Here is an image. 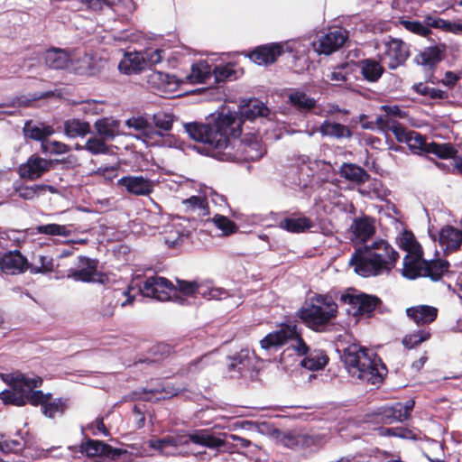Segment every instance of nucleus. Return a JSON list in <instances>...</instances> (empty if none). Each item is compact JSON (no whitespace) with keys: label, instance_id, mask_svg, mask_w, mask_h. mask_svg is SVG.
I'll use <instances>...</instances> for the list:
<instances>
[{"label":"nucleus","instance_id":"nucleus-10","mask_svg":"<svg viewBox=\"0 0 462 462\" xmlns=\"http://www.w3.org/2000/svg\"><path fill=\"white\" fill-rule=\"evenodd\" d=\"M348 36V32L345 28L336 27L313 42L312 46L317 53L330 55L345 44Z\"/></svg>","mask_w":462,"mask_h":462},{"label":"nucleus","instance_id":"nucleus-64","mask_svg":"<svg viewBox=\"0 0 462 462\" xmlns=\"http://www.w3.org/2000/svg\"><path fill=\"white\" fill-rule=\"evenodd\" d=\"M21 448V443L16 439H5L0 441V450L4 453H12Z\"/></svg>","mask_w":462,"mask_h":462},{"label":"nucleus","instance_id":"nucleus-39","mask_svg":"<svg viewBox=\"0 0 462 462\" xmlns=\"http://www.w3.org/2000/svg\"><path fill=\"white\" fill-rule=\"evenodd\" d=\"M326 436L323 434L301 433L300 451L317 452L324 448Z\"/></svg>","mask_w":462,"mask_h":462},{"label":"nucleus","instance_id":"nucleus-15","mask_svg":"<svg viewBox=\"0 0 462 462\" xmlns=\"http://www.w3.org/2000/svg\"><path fill=\"white\" fill-rule=\"evenodd\" d=\"M52 162L39 155H31L25 163L20 165L18 173L22 179L34 180L41 178L51 168Z\"/></svg>","mask_w":462,"mask_h":462},{"label":"nucleus","instance_id":"nucleus-42","mask_svg":"<svg viewBox=\"0 0 462 462\" xmlns=\"http://www.w3.org/2000/svg\"><path fill=\"white\" fill-rule=\"evenodd\" d=\"M402 275L410 280L423 277L422 260L411 259L410 255H406L403 258Z\"/></svg>","mask_w":462,"mask_h":462},{"label":"nucleus","instance_id":"nucleus-3","mask_svg":"<svg viewBox=\"0 0 462 462\" xmlns=\"http://www.w3.org/2000/svg\"><path fill=\"white\" fill-rule=\"evenodd\" d=\"M39 263L40 265L30 263L31 273L45 274L55 272L58 278L66 277L82 282H93L96 281V277L100 274L97 270L98 261L84 255L78 257V262L75 263L77 268L69 265L63 255L60 256L56 266L53 264V259L47 255H41Z\"/></svg>","mask_w":462,"mask_h":462},{"label":"nucleus","instance_id":"nucleus-13","mask_svg":"<svg viewBox=\"0 0 462 462\" xmlns=\"http://www.w3.org/2000/svg\"><path fill=\"white\" fill-rule=\"evenodd\" d=\"M81 451L86 453L88 457H101L112 460L119 459V457L127 453V450L117 448L106 444L101 440L88 439L80 445Z\"/></svg>","mask_w":462,"mask_h":462},{"label":"nucleus","instance_id":"nucleus-18","mask_svg":"<svg viewBox=\"0 0 462 462\" xmlns=\"http://www.w3.org/2000/svg\"><path fill=\"white\" fill-rule=\"evenodd\" d=\"M277 226L289 233L300 234L310 229L313 226V222L301 213L294 212L290 217L281 219Z\"/></svg>","mask_w":462,"mask_h":462},{"label":"nucleus","instance_id":"nucleus-43","mask_svg":"<svg viewBox=\"0 0 462 462\" xmlns=\"http://www.w3.org/2000/svg\"><path fill=\"white\" fill-rule=\"evenodd\" d=\"M457 152L456 147L450 143H439L431 142L426 150V153H431L442 160H448Z\"/></svg>","mask_w":462,"mask_h":462},{"label":"nucleus","instance_id":"nucleus-54","mask_svg":"<svg viewBox=\"0 0 462 462\" xmlns=\"http://www.w3.org/2000/svg\"><path fill=\"white\" fill-rule=\"evenodd\" d=\"M81 6L77 10H85L88 12H101L105 6H112L114 5L112 0H79Z\"/></svg>","mask_w":462,"mask_h":462},{"label":"nucleus","instance_id":"nucleus-26","mask_svg":"<svg viewBox=\"0 0 462 462\" xmlns=\"http://www.w3.org/2000/svg\"><path fill=\"white\" fill-rule=\"evenodd\" d=\"M288 104L300 113H306L317 106V100L300 88H291L288 94Z\"/></svg>","mask_w":462,"mask_h":462},{"label":"nucleus","instance_id":"nucleus-50","mask_svg":"<svg viewBox=\"0 0 462 462\" xmlns=\"http://www.w3.org/2000/svg\"><path fill=\"white\" fill-rule=\"evenodd\" d=\"M234 65L227 63L224 66H216L212 70V78H214L216 83L225 82L227 79H231L233 77L236 78V71Z\"/></svg>","mask_w":462,"mask_h":462},{"label":"nucleus","instance_id":"nucleus-57","mask_svg":"<svg viewBox=\"0 0 462 462\" xmlns=\"http://www.w3.org/2000/svg\"><path fill=\"white\" fill-rule=\"evenodd\" d=\"M45 185L23 186L17 189L20 198L23 199H32L40 192L45 191Z\"/></svg>","mask_w":462,"mask_h":462},{"label":"nucleus","instance_id":"nucleus-44","mask_svg":"<svg viewBox=\"0 0 462 462\" xmlns=\"http://www.w3.org/2000/svg\"><path fill=\"white\" fill-rule=\"evenodd\" d=\"M177 284L175 285L176 296L173 297L175 301H183L184 300L180 296H195L199 292V285L197 282H189L180 279H176Z\"/></svg>","mask_w":462,"mask_h":462},{"label":"nucleus","instance_id":"nucleus-31","mask_svg":"<svg viewBox=\"0 0 462 462\" xmlns=\"http://www.w3.org/2000/svg\"><path fill=\"white\" fill-rule=\"evenodd\" d=\"M182 206L185 213L196 214L201 219L210 214L208 203L205 197L191 196L182 200Z\"/></svg>","mask_w":462,"mask_h":462},{"label":"nucleus","instance_id":"nucleus-2","mask_svg":"<svg viewBox=\"0 0 462 462\" xmlns=\"http://www.w3.org/2000/svg\"><path fill=\"white\" fill-rule=\"evenodd\" d=\"M342 360L352 376L371 384L383 383L388 372L377 354L356 344L349 345L344 349Z\"/></svg>","mask_w":462,"mask_h":462},{"label":"nucleus","instance_id":"nucleus-23","mask_svg":"<svg viewBox=\"0 0 462 462\" xmlns=\"http://www.w3.org/2000/svg\"><path fill=\"white\" fill-rule=\"evenodd\" d=\"M45 65L51 69H66L69 65L73 64L69 53L60 48H51L45 51L44 56Z\"/></svg>","mask_w":462,"mask_h":462},{"label":"nucleus","instance_id":"nucleus-61","mask_svg":"<svg viewBox=\"0 0 462 462\" xmlns=\"http://www.w3.org/2000/svg\"><path fill=\"white\" fill-rule=\"evenodd\" d=\"M411 130H408L403 125L398 121L394 125H392L391 132L393 134L395 139L399 143H407L408 137L410 136Z\"/></svg>","mask_w":462,"mask_h":462},{"label":"nucleus","instance_id":"nucleus-6","mask_svg":"<svg viewBox=\"0 0 462 462\" xmlns=\"http://www.w3.org/2000/svg\"><path fill=\"white\" fill-rule=\"evenodd\" d=\"M350 263L354 266L355 272L363 277L378 276L384 273H389L393 270L388 267L387 262H381L372 256L367 245L355 250Z\"/></svg>","mask_w":462,"mask_h":462},{"label":"nucleus","instance_id":"nucleus-9","mask_svg":"<svg viewBox=\"0 0 462 462\" xmlns=\"http://www.w3.org/2000/svg\"><path fill=\"white\" fill-rule=\"evenodd\" d=\"M131 286H128L126 290L115 289L108 291L102 297L101 304L98 309V314L103 319L112 318L115 314V310L118 305L125 307L132 305L135 300L134 295H131Z\"/></svg>","mask_w":462,"mask_h":462},{"label":"nucleus","instance_id":"nucleus-51","mask_svg":"<svg viewBox=\"0 0 462 462\" xmlns=\"http://www.w3.org/2000/svg\"><path fill=\"white\" fill-rule=\"evenodd\" d=\"M26 402H28L32 406H41V411H42L44 405L47 401L52 397V394L48 393H44L41 390H32L30 391L26 395H24Z\"/></svg>","mask_w":462,"mask_h":462},{"label":"nucleus","instance_id":"nucleus-37","mask_svg":"<svg viewBox=\"0 0 462 462\" xmlns=\"http://www.w3.org/2000/svg\"><path fill=\"white\" fill-rule=\"evenodd\" d=\"M188 78L192 83H208V80L212 78L210 65L205 60L192 64L191 71Z\"/></svg>","mask_w":462,"mask_h":462},{"label":"nucleus","instance_id":"nucleus-59","mask_svg":"<svg viewBox=\"0 0 462 462\" xmlns=\"http://www.w3.org/2000/svg\"><path fill=\"white\" fill-rule=\"evenodd\" d=\"M384 434L387 436H394L402 439H416V434L413 430H409L403 427H396V428H386L383 429Z\"/></svg>","mask_w":462,"mask_h":462},{"label":"nucleus","instance_id":"nucleus-17","mask_svg":"<svg viewBox=\"0 0 462 462\" xmlns=\"http://www.w3.org/2000/svg\"><path fill=\"white\" fill-rule=\"evenodd\" d=\"M117 185L136 196H147L153 190L151 180L143 176H124L118 180Z\"/></svg>","mask_w":462,"mask_h":462},{"label":"nucleus","instance_id":"nucleus-49","mask_svg":"<svg viewBox=\"0 0 462 462\" xmlns=\"http://www.w3.org/2000/svg\"><path fill=\"white\" fill-rule=\"evenodd\" d=\"M37 234H43L48 236H70V231L66 227V226L59 225V224H47L41 225L36 226Z\"/></svg>","mask_w":462,"mask_h":462},{"label":"nucleus","instance_id":"nucleus-38","mask_svg":"<svg viewBox=\"0 0 462 462\" xmlns=\"http://www.w3.org/2000/svg\"><path fill=\"white\" fill-rule=\"evenodd\" d=\"M319 132L322 135L331 136L337 139L343 137H351L352 132L346 126L339 123H332L328 120H325L319 126Z\"/></svg>","mask_w":462,"mask_h":462},{"label":"nucleus","instance_id":"nucleus-5","mask_svg":"<svg viewBox=\"0 0 462 462\" xmlns=\"http://www.w3.org/2000/svg\"><path fill=\"white\" fill-rule=\"evenodd\" d=\"M190 442L209 448H217L224 445V440L209 433L208 430H196L191 432L180 431L152 440L151 441V447L161 452H165L170 447H183Z\"/></svg>","mask_w":462,"mask_h":462},{"label":"nucleus","instance_id":"nucleus-1","mask_svg":"<svg viewBox=\"0 0 462 462\" xmlns=\"http://www.w3.org/2000/svg\"><path fill=\"white\" fill-rule=\"evenodd\" d=\"M269 112L262 101L251 98L239 106V114L221 112L216 116H212L207 123L191 122L185 124L184 127L191 139L220 152L227 147L230 138L241 135L245 120L265 117Z\"/></svg>","mask_w":462,"mask_h":462},{"label":"nucleus","instance_id":"nucleus-27","mask_svg":"<svg viewBox=\"0 0 462 462\" xmlns=\"http://www.w3.org/2000/svg\"><path fill=\"white\" fill-rule=\"evenodd\" d=\"M145 68V58L142 52H125L118 64L119 70L126 75L138 73Z\"/></svg>","mask_w":462,"mask_h":462},{"label":"nucleus","instance_id":"nucleus-48","mask_svg":"<svg viewBox=\"0 0 462 462\" xmlns=\"http://www.w3.org/2000/svg\"><path fill=\"white\" fill-rule=\"evenodd\" d=\"M212 222L225 236L233 235L238 231V226L226 216L216 214Z\"/></svg>","mask_w":462,"mask_h":462},{"label":"nucleus","instance_id":"nucleus-41","mask_svg":"<svg viewBox=\"0 0 462 462\" xmlns=\"http://www.w3.org/2000/svg\"><path fill=\"white\" fill-rule=\"evenodd\" d=\"M64 129L69 137L85 136L90 133V125L80 119H71L64 123Z\"/></svg>","mask_w":462,"mask_h":462},{"label":"nucleus","instance_id":"nucleus-28","mask_svg":"<svg viewBox=\"0 0 462 462\" xmlns=\"http://www.w3.org/2000/svg\"><path fill=\"white\" fill-rule=\"evenodd\" d=\"M338 173L345 180L357 185L365 184L370 179V174L364 168L350 162H344Z\"/></svg>","mask_w":462,"mask_h":462},{"label":"nucleus","instance_id":"nucleus-56","mask_svg":"<svg viewBox=\"0 0 462 462\" xmlns=\"http://www.w3.org/2000/svg\"><path fill=\"white\" fill-rule=\"evenodd\" d=\"M105 140L102 137L100 139L96 137L88 139L85 144L86 150L92 154L107 153L109 148L106 144Z\"/></svg>","mask_w":462,"mask_h":462},{"label":"nucleus","instance_id":"nucleus-33","mask_svg":"<svg viewBox=\"0 0 462 462\" xmlns=\"http://www.w3.org/2000/svg\"><path fill=\"white\" fill-rule=\"evenodd\" d=\"M120 122L112 118L103 117L94 124L97 134L106 140H113L119 131Z\"/></svg>","mask_w":462,"mask_h":462},{"label":"nucleus","instance_id":"nucleus-47","mask_svg":"<svg viewBox=\"0 0 462 462\" xmlns=\"http://www.w3.org/2000/svg\"><path fill=\"white\" fill-rule=\"evenodd\" d=\"M406 143L414 153H426V150L428 149L430 143H427L426 137L421 134L411 131Z\"/></svg>","mask_w":462,"mask_h":462},{"label":"nucleus","instance_id":"nucleus-16","mask_svg":"<svg viewBox=\"0 0 462 462\" xmlns=\"http://www.w3.org/2000/svg\"><path fill=\"white\" fill-rule=\"evenodd\" d=\"M30 270V263L19 250L9 251L0 258V271L8 275H15Z\"/></svg>","mask_w":462,"mask_h":462},{"label":"nucleus","instance_id":"nucleus-52","mask_svg":"<svg viewBox=\"0 0 462 462\" xmlns=\"http://www.w3.org/2000/svg\"><path fill=\"white\" fill-rule=\"evenodd\" d=\"M0 399L5 405L24 406L26 404L24 394H20L12 390H4L0 393Z\"/></svg>","mask_w":462,"mask_h":462},{"label":"nucleus","instance_id":"nucleus-53","mask_svg":"<svg viewBox=\"0 0 462 462\" xmlns=\"http://www.w3.org/2000/svg\"><path fill=\"white\" fill-rule=\"evenodd\" d=\"M41 149L42 152L51 154H63L70 150L69 145L64 143L48 139L41 144Z\"/></svg>","mask_w":462,"mask_h":462},{"label":"nucleus","instance_id":"nucleus-19","mask_svg":"<svg viewBox=\"0 0 462 462\" xmlns=\"http://www.w3.org/2000/svg\"><path fill=\"white\" fill-rule=\"evenodd\" d=\"M439 243L445 254L457 251L462 245V230L452 226L442 227L439 233Z\"/></svg>","mask_w":462,"mask_h":462},{"label":"nucleus","instance_id":"nucleus-24","mask_svg":"<svg viewBox=\"0 0 462 462\" xmlns=\"http://www.w3.org/2000/svg\"><path fill=\"white\" fill-rule=\"evenodd\" d=\"M24 136L34 141L43 142L55 133L52 125H46L42 122L33 123L32 120L25 122L23 128Z\"/></svg>","mask_w":462,"mask_h":462},{"label":"nucleus","instance_id":"nucleus-45","mask_svg":"<svg viewBox=\"0 0 462 462\" xmlns=\"http://www.w3.org/2000/svg\"><path fill=\"white\" fill-rule=\"evenodd\" d=\"M431 337L430 329H420L403 337L402 343L407 349H412L420 346L422 342L429 340Z\"/></svg>","mask_w":462,"mask_h":462},{"label":"nucleus","instance_id":"nucleus-36","mask_svg":"<svg viewBox=\"0 0 462 462\" xmlns=\"http://www.w3.org/2000/svg\"><path fill=\"white\" fill-rule=\"evenodd\" d=\"M68 408V399L62 397L52 399L51 397L47 401L42 412L45 417L54 419L62 416Z\"/></svg>","mask_w":462,"mask_h":462},{"label":"nucleus","instance_id":"nucleus-58","mask_svg":"<svg viewBox=\"0 0 462 462\" xmlns=\"http://www.w3.org/2000/svg\"><path fill=\"white\" fill-rule=\"evenodd\" d=\"M153 123L157 128L170 131L172 128L173 116L165 113H158L153 116Z\"/></svg>","mask_w":462,"mask_h":462},{"label":"nucleus","instance_id":"nucleus-40","mask_svg":"<svg viewBox=\"0 0 462 462\" xmlns=\"http://www.w3.org/2000/svg\"><path fill=\"white\" fill-rule=\"evenodd\" d=\"M301 433L296 430H278L276 439L283 447L295 451H300Z\"/></svg>","mask_w":462,"mask_h":462},{"label":"nucleus","instance_id":"nucleus-21","mask_svg":"<svg viewBox=\"0 0 462 462\" xmlns=\"http://www.w3.org/2000/svg\"><path fill=\"white\" fill-rule=\"evenodd\" d=\"M357 67L363 79L369 83L378 82L385 71L381 62L372 58L358 60Z\"/></svg>","mask_w":462,"mask_h":462},{"label":"nucleus","instance_id":"nucleus-46","mask_svg":"<svg viewBox=\"0 0 462 462\" xmlns=\"http://www.w3.org/2000/svg\"><path fill=\"white\" fill-rule=\"evenodd\" d=\"M95 59L93 56L85 53L78 60L80 63L79 66L75 67L76 73L80 75L95 76L99 73V67L95 64Z\"/></svg>","mask_w":462,"mask_h":462},{"label":"nucleus","instance_id":"nucleus-8","mask_svg":"<svg viewBox=\"0 0 462 462\" xmlns=\"http://www.w3.org/2000/svg\"><path fill=\"white\" fill-rule=\"evenodd\" d=\"M340 301L352 306L355 309L353 315L356 317L366 316L370 318L376 309L383 306V300L379 297L365 292L342 294Z\"/></svg>","mask_w":462,"mask_h":462},{"label":"nucleus","instance_id":"nucleus-11","mask_svg":"<svg viewBox=\"0 0 462 462\" xmlns=\"http://www.w3.org/2000/svg\"><path fill=\"white\" fill-rule=\"evenodd\" d=\"M383 57L388 59V68L396 69L404 65L410 57L409 46L402 40L390 37L389 41L384 42Z\"/></svg>","mask_w":462,"mask_h":462},{"label":"nucleus","instance_id":"nucleus-62","mask_svg":"<svg viewBox=\"0 0 462 462\" xmlns=\"http://www.w3.org/2000/svg\"><path fill=\"white\" fill-rule=\"evenodd\" d=\"M163 52L162 50L156 49L152 51H145L143 53L145 58V67L146 66H152L157 63H160L162 61V53Z\"/></svg>","mask_w":462,"mask_h":462},{"label":"nucleus","instance_id":"nucleus-63","mask_svg":"<svg viewBox=\"0 0 462 462\" xmlns=\"http://www.w3.org/2000/svg\"><path fill=\"white\" fill-rule=\"evenodd\" d=\"M346 64L337 66L335 69L328 75V79L332 81L346 82L348 79V74L345 72Z\"/></svg>","mask_w":462,"mask_h":462},{"label":"nucleus","instance_id":"nucleus-55","mask_svg":"<svg viewBox=\"0 0 462 462\" xmlns=\"http://www.w3.org/2000/svg\"><path fill=\"white\" fill-rule=\"evenodd\" d=\"M400 23L406 30L420 36L426 37L431 33V30L419 21L401 20Z\"/></svg>","mask_w":462,"mask_h":462},{"label":"nucleus","instance_id":"nucleus-35","mask_svg":"<svg viewBox=\"0 0 462 462\" xmlns=\"http://www.w3.org/2000/svg\"><path fill=\"white\" fill-rule=\"evenodd\" d=\"M228 359V372H236L240 375L248 371L252 365V360L247 350H241L235 356H229Z\"/></svg>","mask_w":462,"mask_h":462},{"label":"nucleus","instance_id":"nucleus-14","mask_svg":"<svg viewBox=\"0 0 462 462\" xmlns=\"http://www.w3.org/2000/svg\"><path fill=\"white\" fill-rule=\"evenodd\" d=\"M283 46L278 42H272L257 46L247 53V57L258 65H271L283 53Z\"/></svg>","mask_w":462,"mask_h":462},{"label":"nucleus","instance_id":"nucleus-34","mask_svg":"<svg viewBox=\"0 0 462 462\" xmlns=\"http://www.w3.org/2000/svg\"><path fill=\"white\" fill-rule=\"evenodd\" d=\"M328 356L325 351L314 349L301 360L300 365L310 371H318L323 369L328 363Z\"/></svg>","mask_w":462,"mask_h":462},{"label":"nucleus","instance_id":"nucleus-20","mask_svg":"<svg viewBox=\"0 0 462 462\" xmlns=\"http://www.w3.org/2000/svg\"><path fill=\"white\" fill-rule=\"evenodd\" d=\"M368 250L371 251L372 256L379 259L381 262L385 261L388 263V267L393 269L399 254L395 251L386 241L378 240L367 245Z\"/></svg>","mask_w":462,"mask_h":462},{"label":"nucleus","instance_id":"nucleus-32","mask_svg":"<svg viewBox=\"0 0 462 462\" xmlns=\"http://www.w3.org/2000/svg\"><path fill=\"white\" fill-rule=\"evenodd\" d=\"M350 228L356 238L364 243L372 237L375 232L373 223L367 217L355 218Z\"/></svg>","mask_w":462,"mask_h":462},{"label":"nucleus","instance_id":"nucleus-30","mask_svg":"<svg viewBox=\"0 0 462 462\" xmlns=\"http://www.w3.org/2000/svg\"><path fill=\"white\" fill-rule=\"evenodd\" d=\"M450 264L447 260H422L423 277H429L433 282L439 281L448 272Z\"/></svg>","mask_w":462,"mask_h":462},{"label":"nucleus","instance_id":"nucleus-60","mask_svg":"<svg viewBox=\"0 0 462 462\" xmlns=\"http://www.w3.org/2000/svg\"><path fill=\"white\" fill-rule=\"evenodd\" d=\"M290 340H295L296 345L293 346L294 350L296 351L297 355L300 356H306L310 353V347L301 337L300 331H299L298 327L296 326V336L292 338H290Z\"/></svg>","mask_w":462,"mask_h":462},{"label":"nucleus","instance_id":"nucleus-4","mask_svg":"<svg viewBox=\"0 0 462 462\" xmlns=\"http://www.w3.org/2000/svg\"><path fill=\"white\" fill-rule=\"evenodd\" d=\"M337 304L329 294L317 293L298 310L304 325L315 332H323L337 316Z\"/></svg>","mask_w":462,"mask_h":462},{"label":"nucleus","instance_id":"nucleus-12","mask_svg":"<svg viewBox=\"0 0 462 462\" xmlns=\"http://www.w3.org/2000/svg\"><path fill=\"white\" fill-rule=\"evenodd\" d=\"M296 336V324L281 323L279 329L268 333L261 341L260 346L263 349H278L283 346L290 338Z\"/></svg>","mask_w":462,"mask_h":462},{"label":"nucleus","instance_id":"nucleus-22","mask_svg":"<svg viewBox=\"0 0 462 462\" xmlns=\"http://www.w3.org/2000/svg\"><path fill=\"white\" fill-rule=\"evenodd\" d=\"M438 309L429 305H418L406 310L407 316L418 326L427 325L435 321L438 317Z\"/></svg>","mask_w":462,"mask_h":462},{"label":"nucleus","instance_id":"nucleus-29","mask_svg":"<svg viewBox=\"0 0 462 462\" xmlns=\"http://www.w3.org/2000/svg\"><path fill=\"white\" fill-rule=\"evenodd\" d=\"M447 47L444 43L430 46L425 48L419 55L422 66L434 69L437 65L443 60Z\"/></svg>","mask_w":462,"mask_h":462},{"label":"nucleus","instance_id":"nucleus-25","mask_svg":"<svg viewBox=\"0 0 462 462\" xmlns=\"http://www.w3.org/2000/svg\"><path fill=\"white\" fill-rule=\"evenodd\" d=\"M400 409L401 402H396L391 406H383L378 408L371 415H368V417L371 418V420L382 424H393V422L397 421L402 422L403 420Z\"/></svg>","mask_w":462,"mask_h":462},{"label":"nucleus","instance_id":"nucleus-7","mask_svg":"<svg viewBox=\"0 0 462 462\" xmlns=\"http://www.w3.org/2000/svg\"><path fill=\"white\" fill-rule=\"evenodd\" d=\"M140 292L144 297L160 301L171 300L176 296L175 285L170 280L157 275L148 277L140 287Z\"/></svg>","mask_w":462,"mask_h":462}]
</instances>
